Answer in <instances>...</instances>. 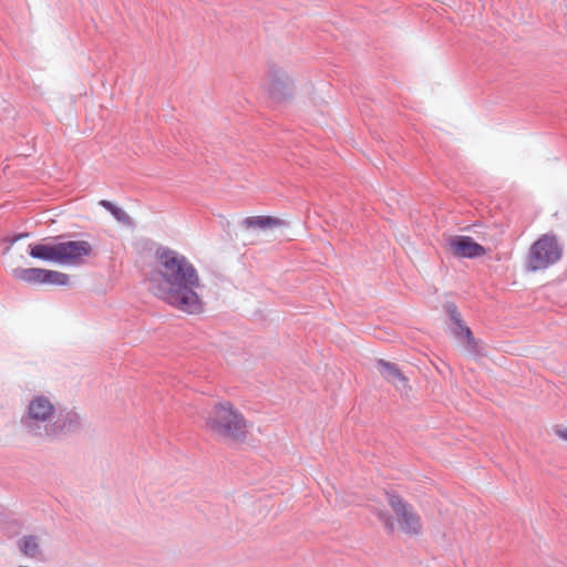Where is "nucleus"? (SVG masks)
Here are the masks:
<instances>
[{"mask_svg":"<svg viewBox=\"0 0 567 567\" xmlns=\"http://www.w3.org/2000/svg\"><path fill=\"white\" fill-rule=\"evenodd\" d=\"M147 282L154 296L181 311L196 315L204 310L198 293L203 286L199 275L194 265L175 250L162 248L155 252Z\"/></svg>","mask_w":567,"mask_h":567,"instance_id":"1","label":"nucleus"},{"mask_svg":"<svg viewBox=\"0 0 567 567\" xmlns=\"http://www.w3.org/2000/svg\"><path fill=\"white\" fill-rule=\"evenodd\" d=\"M205 429L218 440L229 443L244 442L249 432L244 414L228 401L210 409L205 419Z\"/></svg>","mask_w":567,"mask_h":567,"instance_id":"2","label":"nucleus"},{"mask_svg":"<svg viewBox=\"0 0 567 567\" xmlns=\"http://www.w3.org/2000/svg\"><path fill=\"white\" fill-rule=\"evenodd\" d=\"M92 245L86 240L37 244L30 246V256L35 259L75 265L91 255Z\"/></svg>","mask_w":567,"mask_h":567,"instance_id":"3","label":"nucleus"},{"mask_svg":"<svg viewBox=\"0 0 567 567\" xmlns=\"http://www.w3.org/2000/svg\"><path fill=\"white\" fill-rule=\"evenodd\" d=\"M388 504L394 516L380 514V519L390 530H400L409 536H417L422 532V520L413 505L396 494H388Z\"/></svg>","mask_w":567,"mask_h":567,"instance_id":"4","label":"nucleus"},{"mask_svg":"<svg viewBox=\"0 0 567 567\" xmlns=\"http://www.w3.org/2000/svg\"><path fill=\"white\" fill-rule=\"evenodd\" d=\"M564 248L555 234L540 235L529 247L526 258L528 271H540L557 264L563 257Z\"/></svg>","mask_w":567,"mask_h":567,"instance_id":"5","label":"nucleus"},{"mask_svg":"<svg viewBox=\"0 0 567 567\" xmlns=\"http://www.w3.org/2000/svg\"><path fill=\"white\" fill-rule=\"evenodd\" d=\"M291 84L292 80L284 68L275 62L268 63L261 87L271 100L276 102L286 100Z\"/></svg>","mask_w":567,"mask_h":567,"instance_id":"6","label":"nucleus"},{"mask_svg":"<svg viewBox=\"0 0 567 567\" xmlns=\"http://www.w3.org/2000/svg\"><path fill=\"white\" fill-rule=\"evenodd\" d=\"M13 277L20 281L39 285L68 286L70 278L66 274L42 268H16Z\"/></svg>","mask_w":567,"mask_h":567,"instance_id":"7","label":"nucleus"},{"mask_svg":"<svg viewBox=\"0 0 567 567\" xmlns=\"http://www.w3.org/2000/svg\"><path fill=\"white\" fill-rule=\"evenodd\" d=\"M447 251L457 258H477L486 255L487 250L470 236L455 235L447 238Z\"/></svg>","mask_w":567,"mask_h":567,"instance_id":"8","label":"nucleus"},{"mask_svg":"<svg viewBox=\"0 0 567 567\" xmlns=\"http://www.w3.org/2000/svg\"><path fill=\"white\" fill-rule=\"evenodd\" d=\"M55 412V408L49 398L44 395L34 396L27 411L25 420L28 422L43 423L51 420Z\"/></svg>","mask_w":567,"mask_h":567,"instance_id":"9","label":"nucleus"},{"mask_svg":"<svg viewBox=\"0 0 567 567\" xmlns=\"http://www.w3.org/2000/svg\"><path fill=\"white\" fill-rule=\"evenodd\" d=\"M378 367H379V371H380L381 375L386 381L392 382V383H398V382L404 383L406 381L395 364L380 360L378 363Z\"/></svg>","mask_w":567,"mask_h":567,"instance_id":"10","label":"nucleus"},{"mask_svg":"<svg viewBox=\"0 0 567 567\" xmlns=\"http://www.w3.org/2000/svg\"><path fill=\"white\" fill-rule=\"evenodd\" d=\"M245 225L248 228H272V227H279L282 225V221L276 217L271 216H252L248 217L245 220Z\"/></svg>","mask_w":567,"mask_h":567,"instance_id":"11","label":"nucleus"},{"mask_svg":"<svg viewBox=\"0 0 567 567\" xmlns=\"http://www.w3.org/2000/svg\"><path fill=\"white\" fill-rule=\"evenodd\" d=\"M19 546L21 551L28 557H35L39 553V543L33 536L22 538Z\"/></svg>","mask_w":567,"mask_h":567,"instance_id":"12","label":"nucleus"},{"mask_svg":"<svg viewBox=\"0 0 567 567\" xmlns=\"http://www.w3.org/2000/svg\"><path fill=\"white\" fill-rule=\"evenodd\" d=\"M457 338L465 343L468 351L476 350V341L468 327L458 324Z\"/></svg>","mask_w":567,"mask_h":567,"instance_id":"13","label":"nucleus"},{"mask_svg":"<svg viewBox=\"0 0 567 567\" xmlns=\"http://www.w3.org/2000/svg\"><path fill=\"white\" fill-rule=\"evenodd\" d=\"M553 432L557 437L567 442V426H555Z\"/></svg>","mask_w":567,"mask_h":567,"instance_id":"14","label":"nucleus"},{"mask_svg":"<svg viewBox=\"0 0 567 567\" xmlns=\"http://www.w3.org/2000/svg\"><path fill=\"white\" fill-rule=\"evenodd\" d=\"M101 205L104 206L107 210L110 212H113V210H118L117 207H115L112 203L107 202V200H102L101 202Z\"/></svg>","mask_w":567,"mask_h":567,"instance_id":"15","label":"nucleus"},{"mask_svg":"<svg viewBox=\"0 0 567 567\" xmlns=\"http://www.w3.org/2000/svg\"><path fill=\"white\" fill-rule=\"evenodd\" d=\"M117 219H120V215L123 214V212L118 208V210L111 212Z\"/></svg>","mask_w":567,"mask_h":567,"instance_id":"16","label":"nucleus"},{"mask_svg":"<svg viewBox=\"0 0 567 567\" xmlns=\"http://www.w3.org/2000/svg\"><path fill=\"white\" fill-rule=\"evenodd\" d=\"M24 236H25V235H19L18 237H16V238L12 240V243L17 241L18 239H20V238H22V237H24Z\"/></svg>","mask_w":567,"mask_h":567,"instance_id":"17","label":"nucleus"}]
</instances>
